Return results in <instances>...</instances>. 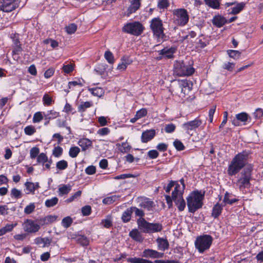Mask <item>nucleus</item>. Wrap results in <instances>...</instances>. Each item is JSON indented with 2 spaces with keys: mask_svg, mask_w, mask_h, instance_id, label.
Masks as SVG:
<instances>
[{
  "mask_svg": "<svg viewBox=\"0 0 263 263\" xmlns=\"http://www.w3.org/2000/svg\"><path fill=\"white\" fill-rule=\"evenodd\" d=\"M252 154L251 151L244 150L236 155L229 164L227 173L230 176L236 175L247 165L249 156Z\"/></svg>",
  "mask_w": 263,
  "mask_h": 263,
  "instance_id": "obj_1",
  "label": "nucleus"
},
{
  "mask_svg": "<svg viewBox=\"0 0 263 263\" xmlns=\"http://www.w3.org/2000/svg\"><path fill=\"white\" fill-rule=\"evenodd\" d=\"M205 192L196 190L192 192L186 198L187 205L190 213H194L198 209H201L203 205Z\"/></svg>",
  "mask_w": 263,
  "mask_h": 263,
  "instance_id": "obj_2",
  "label": "nucleus"
},
{
  "mask_svg": "<svg viewBox=\"0 0 263 263\" xmlns=\"http://www.w3.org/2000/svg\"><path fill=\"white\" fill-rule=\"evenodd\" d=\"M253 170V166L249 164L241 172L240 176L238 178L236 183L240 190L250 187V181L252 178Z\"/></svg>",
  "mask_w": 263,
  "mask_h": 263,
  "instance_id": "obj_3",
  "label": "nucleus"
},
{
  "mask_svg": "<svg viewBox=\"0 0 263 263\" xmlns=\"http://www.w3.org/2000/svg\"><path fill=\"white\" fill-rule=\"evenodd\" d=\"M138 229L144 233H154L161 232L163 226L160 223H151L144 218H139L137 220Z\"/></svg>",
  "mask_w": 263,
  "mask_h": 263,
  "instance_id": "obj_4",
  "label": "nucleus"
},
{
  "mask_svg": "<svg viewBox=\"0 0 263 263\" xmlns=\"http://www.w3.org/2000/svg\"><path fill=\"white\" fill-rule=\"evenodd\" d=\"M194 68L185 65L183 61H176L174 64V74L179 76H190L194 73Z\"/></svg>",
  "mask_w": 263,
  "mask_h": 263,
  "instance_id": "obj_5",
  "label": "nucleus"
},
{
  "mask_svg": "<svg viewBox=\"0 0 263 263\" xmlns=\"http://www.w3.org/2000/svg\"><path fill=\"white\" fill-rule=\"evenodd\" d=\"M212 237L208 234L198 236L195 242L196 248L200 253H203L205 250H208L213 242Z\"/></svg>",
  "mask_w": 263,
  "mask_h": 263,
  "instance_id": "obj_6",
  "label": "nucleus"
},
{
  "mask_svg": "<svg viewBox=\"0 0 263 263\" xmlns=\"http://www.w3.org/2000/svg\"><path fill=\"white\" fill-rule=\"evenodd\" d=\"M144 29V26L139 22L128 23L122 28L123 32L128 33L135 36L141 35Z\"/></svg>",
  "mask_w": 263,
  "mask_h": 263,
  "instance_id": "obj_7",
  "label": "nucleus"
},
{
  "mask_svg": "<svg viewBox=\"0 0 263 263\" xmlns=\"http://www.w3.org/2000/svg\"><path fill=\"white\" fill-rule=\"evenodd\" d=\"M175 23L178 26H184L189 21V15L184 8H178L173 11Z\"/></svg>",
  "mask_w": 263,
  "mask_h": 263,
  "instance_id": "obj_8",
  "label": "nucleus"
},
{
  "mask_svg": "<svg viewBox=\"0 0 263 263\" xmlns=\"http://www.w3.org/2000/svg\"><path fill=\"white\" fill-rule=\"evenodd\" d=\"M150 28L154 35L158 39H163L165 34L162 22L159 17L153 18L151 21Z\"/></svg>",
  "mask_w": 263,
  "mask_h": 263,
  "instance_id": "obj_9",
  "label": "nucleus"
},
{
  "mask_svg": "<svg viewBox=\"0 0 263 263\" xmlns=\"http://www.w3.org/2000/svg\"><path fill=\"white\" fill-rule=\"evenodd\" d=\"M202 124V121L198 118H196L195 120L188 121L183 124V128L186 130L187 133L189 134V130H195L199 127Z\"/></svg>",
  "mask_w": 263,
  "mask_h": 263,
  "instance_id": "obj_10",
  "label": "nucleus"
},
{
  "mask_svg": "<svg viewBox=\"0 0 263 263\" xmlns=\"http://www.w3.org/2000/svg\"><path fill=\"white\" fill-rule=\"evenodd\" d=\"M16 1H0V10L4 12H9L18 7Z\"/></svg>",
  "mask_w": 263,
  "mask_h": 263,
  "instance_id": "obj_11",
  "label": "nucleus"
},
{
  "mask_svg": "<svg viewBox=\"0 0 263 263\" xmlns=\"http://www.w3.org/2000/svg\"><path fill=\"white\" fill-rule=\"evenodd\" d=\"M142 256L145 258H161L164 256V253L151 249H146L143 251Z\"/></svg>",
  "mask_w": 263,
  "mask_h": 263,
  "instance_id": "obj_12",
  "label": "nucleus"
},
{
  "mask_svg": "<svg viewBox=\"0 0 263 263\" xmlns=\"http://www.w3.org/2000/svg\"><path fill=\"white\" fill-rule=\"evenodd\" d=\"M40 229V226L32 220L27 219L25 222L24 230L28 233H35Z\"/></svg>",
  "mask_w": 263,
  "mask_h": 263,
  "instance_id": "obj_13",
  "label": "nucleus"
},
{
  "mask_svg": "<svg viewBox=\"0 0 263 263\" xmlns=\"http://www.w3.org/2000/svg\"><path fill=\"white\" fill-rule=\"evenodd\" d=\"M156 135V130L154 129L146 130L143 132L141 135V141L147 143L152 140Z\"/></svg>",
  "mask_w": 263,
  "mask_h": 263,
  "instance_id": "obj_14",
  "label": "nucleus"
},
{
  "mask_svg": "<svg viewBox=\"0 0 263 263\" xmlns=\"http://www.w3.org/2000/svg\"><path fill=\"white\" fill-rule=\"evenodd\" d=\"M129 236L131 238L137 242H142L143 241L144 237L141 233L137 229H134L130 231Z\"/></svg>",
  "mask_w": 263,
  "mask_h": 263,
  "instance_id": "obj_15",
  "label": "nucleus"
},
{
  "mask_svg": "<svg viewBox=\"0 0 263 263\" xmlns=\"http://www.w3.org/2000/svg\"><path fill=\"white\" fill-rule=\"evenodd\" d=\"M212 23L214 26L220 28L227 24V19L222 15H216L213 17Z\"/></svg>",
  "mask_w": 263,
  "mask_h": 263,
  "instance_id": "obj_16",
  "label": "nucleus"
},
{
  "mask_svg": "<svg viewBox=\"0 0 263 263\" xmlns=\"http://www.w3.org/2000/svg\"><path fill=\"white\" fill-rule=\"evenodd\" d=\"M245 3L241 2L237 4L233 7L228 10L229 14L236 15L240 13L245 8Z\"/></svg>",
  "mask_w": 263,
  "mask_h": 263,
  "instance_id": "obj_17",
  "label": "nucleus"
},
{
  "mask_svg": "<svg viewBox=\"0 0 263 263\" xmlns=\"http://www.w3.org/2000/svg\"><path fill=\"white\" fill-rule=\"evenodd\" d=\"M173 200L180 212L183 211L184 210L186 203L183 196H182V193L180 194L178 197L173 199Z\"/></svg>",
  "mask_w": 263,
  "mask_h": 263,
  "instance_id": "obj_18",
  "label": "nucleus"
},
{
  "mask_svg": "<svg viewBox=\"0 0 263 263\" xmlns=\"http://www.w3.org/2000/svg\"><path fill=\"white\" fill-rule=\"evenodd\" d=\"M132 63V60L128 57H123L121 59V63L118 65L117 69L123 71L126 69L128 65Z\"/></svg>",
  "mask_w": 263,
  "mask_h": 263,
  "instance_id": "obj_19",
  "label": "nucleus"
},
{
  "mask_svg": "<svg viewBox=\"0 0 263 263\" xmlns=\"http://www.w3.org/2000/svg\"><path fill=\"white\" fill-rule=\"evenodd\" d=\"M176 51V48L171 47L170 48H164L159 51V54L170 59L173 57V54Z\"/></svg>",
  "mask_w": 263,
  "mask_h": 263,
  "instance_id": "obj_20",
  "label": "nucleus"
},
{
  "mask_svg": "<svg viewBox=\"0 0 263 263\" xmlns=\"http://www.w3.org/2000/svg\"><path fill=\"white\" fill-rule=\"evenodd\" d=\"M78 144L82 147V151H85L92 146V143L90 140L87 138H82L79 140Z\"/></svg>",
  "mask_w": 263,
  "mask_h": 263,
  "instance_id": "obj_21",
  "label": "nucleus"
},
{
  "mask_svg": "<svg viewBox=\"0 0 263 263\" xmlns=\"http://www.w3.org/2000/svg\"><path fill=\"white\" fill-rule=\"evenodd\" d=\"M223 206L219 203L215 204L212 209V216L215 219L217 218L221 215Z\"/></svg>",
  "mask_w": 263,
  "mask_h": 263,
  "instance_id": "obj_22",
  "label": "nucleus"
},
{
  "mask_svg": "<svg viewBox=\"0 0 263 263\" xmlns=\"http://www.w3.org/2000/svg\"><path fill=\"white\" fill-rule=\"evenodd\" d=\"M156 242L158 243V249L159 250L165 251L168 249L169 247V243L166 239L158 237L156 239Z\"/></svg>",
  "mask_w": 263,
  "mask_h": 263,
  "instance_id": "obj_23",
  "label": "nucleus"
},
{
  "mask_svg": "<svg viewBox=\"0 0 263 263\" xmlns=\"http://www.w3.org/2000/svg\"><path fill=\"white\" fill-rule=\"evenodd\" d=\"M140 1H132V3L127 10V15L129 16L135 13L140 7Z\"/></svg>",
  "mask_w": 263,
  "mask_h": 263,
  "instance_id": "obj_24",
  "label": "nucleus"
},
{
  "mask_svg": "<svg viewBox=\"0 0 263 263\" xmlns=\"http://www.w3.org/2000/svg\"><path fill=\"white\" fill-rule=\"evenodd\" d=\"M43 114L45 120H52L60 116V113L53 110H48Z\"/></svg>",
  "mask_w": 263,
  "mask_h": 263,
  "instance_id": "obj_25",
  "label": "nucleus"
},
{
  "mask_svg": "<svg viewBox=\"0 0 263 263\" xmlns=\"http://www.w3.org/2000/svg\"><path fill=\"white\" fill-rule=\"evenodd\" d=\"M236 118L239 120L240 122L243 123V125L246 124V122L250 123L251 122V118L246 112H241L236 115Z\"/></svg>",
  "mask_w": 263,
  "mask_h": 263,
  "instance_id": "obj_26",
  "label": "nucleus"
},
{
  "mask_svg": "<svg viewBox=\"0 0 263 263\" xmlns=\"http://www.w3.org/2000/svg\"><path fill=\"white\" fill-rule=\"evenodd\" d=\"M76 239L77 242L83 247H87L89 243V239L85 235H78L76 236Z\"/></svg>",
  "mask_w": 263,
  "mask_h": 263,
  "instance_id": "obj_27",
  "label": "nucleus"
},
{
  "mask_svg": "<svg viewBox=\"0 0 263 263\" xmlns=\"http://www.w3.org/2000/svg\"><path fill=\"white\" fill-rule=\"evenodd\" d=\"M93 105L91 101L82 102L78 107V111L79 112H84L86 109Z\"/></svg>",
  "mask_w": 263,
  "mask_h": 263,
  "instance_id": "obj_28",
  "label": "nucleus"
},
{
  "mask_svg": "<svg viewBox=\"0 0 263 263\" xmlns=\"http://www.w3.org/2000/svg\"><path fill=\"white\" fill-rule=\"evenodd\" d=\"M133 211L130 208H127L122 214L121 219L124 223H127L130 221L132 218Z\"/></svg>",
  "mask_w": 263,
  "mask_h": 263,
  "instance_id": "obj_29",
  "label": "nucleus"
},
{
  "mask_svg": "<svg viewBox=\"0 0 263 263\" xmlns=\"http://www.w3.org/2000/svg\"><path fill=\"white\" fill-rule=\"evenodd\" d=\"M140 206L147 209L148 211L152 210V208L155 206L154 202L149 200H144L140 203Z\"/></svg>",
  "mask_w": 263,
  "mask_h": 263,
  "instance_id": "obj_30",
  "label": "nucleus"
},
{
  "mask_svg": "<svg viewBox=\"0 0 263 263\" xmlns=\"http://www.w3.org/2000/svg\"><path fill=\"white\" fill-rule=\"evenodd\" d=\"M71 190V186L69 184L63 185L58 189V193L60 196H63L68 194Z\"/></svg>",
  "mask_w": 263,
  "mask_h": 263,
  "instance_id": "obj_31",
  "label": "nucleus"
},
{
  "mask_svg": "<svg viewBox=\"0 0 263 263\" xmlns=\"http://www.w3.org/2000/svg\"><path fill=\"white\" fill-rule=\"evenodd\" d=\"M90 91L94 96L101 97L104 94V90L101 87L88 88Z\"/></svg>",
  "mask_w": 263,
  "mask_h": 263,
  "instance_id": "obj_32",
  "label": "nucleus"
},
{
  "mask_svg": "<svg viewBox=\"0 0 263 263\" xmlns=\"http://www.w3.org/2000/svg\"><path fill=\"white\" fill-rule=\"evenodd\" d=\"M59 201L57 197H52L51 199H47L45 202V205L47 208H51L55 206Z\"/></svg>",
  "mask_w": 263,
  "mask_h": 263,
  "instance_id": "obj_33",
  "label": "nucleus"
},
{
  "mask_svg": "<svg viewBox=\"0 0 263 263\" xmlns=\"http://www.w3.org/2000/svg\"><path fill=\"white\" fill-rule=\"evenodd\" d=\"M43 102L44 105L45 106H50L52 103L54 102L51 97H50L48 94L45 93L43 97Z\"/></svg>",
  "mask_w": 263,
  "mask_h": 263,
  "instance_id": "obj_34",
  "label": "nucleus"
},
{
  "mask_svg": "<svg viewBox=\"0 0 263 263\" xmlns=\"http://www.w3.org/2000/svg\"><path fill=\"white\" fill-rule=\"evenodd\" d=\"M229 195L230 194L228 192H226L223 200V202L225 203V204H229L232 205L234 203L237 202L238 201V199L236 198L230 199L229 198Z\"/></svg>",
  "mask_w": 263,
  "mask_h": 263,
  "instance_id": "obj_35",
  "label": "nucleus"
},
{
  "mask_svg": "<svg viewBox=\"0 0 263 263\" xmlns=\"http://www.w3.org/2000/svg\"><path fill=\"white\" fill-rule=\"evenodd\" d=\"M227 53L229 57L235 60L238 59L241 55V52L238 50H228Z\"/></svg>",
  "mask_w": 263,
  "mask_h": 263,
  "instance_id": "obj_36",
  "label": "nucleus"
},
{
  "mask_svg": "<svg viewBox=\"0 0 263 263\" xmlns=\"http://www.w3.org/2000/svg\"><path fill=\"white\" fill-rule=\"evenodd\" d=\"M130 209L133 211V213L134 212L136 216L139 217V218H144L143 217L145 215V213L142 210L139 209L135 206L130 207Z\"/></svg>",
  "mask_w": 263,
  "mask_h": 263,
  "instance_id": "obj_37",
  "label": "nucleus"
},
{
  "mask_svg": "<svg viewBox=\"0 0 263 263\" xmlns=\"http://www.w3.org/2000/svg\"><path fill=\"white\" fill-rule=\"evenodd\" d=\"M25 186L26 187V190L27 191L26 192V194H34L35 190L34 183L31 182H26L25 183Z\"/></svg>",
  "mask_w": 263,
  "mask_h": 263,
  "instance_id": "obj_38",
  "label": "nucleus"
},
{
  "mask_svg": "<svg viewBox=\"0 0 263 263\" xmlns=\"http://www.w3.org/2000/svg\"><path fill=\"white\" fill-rule=\"evenodd\" d=\"M80 152V149L78 146H72L70 148L69 155L71 158L77 157Z\"/></svg>",
  "mask_w": 263,
  "mask_h": 263,
  "instance_id": "obj_39",
  "label": "nucleus"
},
{
  "mask_svg": "<svg viewBox=\"0 0 263 263\" xmlns=\"http://www.w3.org/2000/svg\"><path fill=\"white\" fill-rule=\"evenodd\" d=\"M173 145L178 151H182L185 149L183 143L178 139H176L173 142Z\"/></svg>",
  "mask_w": 263,
  "mask_h": 263,
  "instance_id": "obj_40",
  "label": "nucleus"
},
{
  "mask_svg": "<svg viewBox=\"0 0 263 263\" xmlns=\"http://www.w3.org/2000/svg\"><path fill=\"white\" fill-rule=\"evenodd\" d=\"M101 224L105 228H110L112 226L111 217L107 216L106 219L102 220Z\"/></svg>",
  "mask_w": 263,
  "mask_h": 263,
  "instance_id": "obj_41",
  "label": "nucleus"
},
{
  "mask_svg": "<svg viewBox=\"0 0 263 263\" xmlns=\"http://www.w3.org/2000/svg\"><path fill=\"white\" fill-rule=\"evenodd\" d=\"M179 187H180V185L178 184H177L174 189V190L172 193V196L173 199L178 197V196H180L181 193H182V196H183L184 190H182V191H180L179 190Z\"/></svg>",
  "mask_w": 263,
  "mask_h": 263,
  "instance_id": "obj_42",
  "label": "nucleus"
},
{
  "mask_svg": "<svg viewBox=\"0 0 263 263\" xmlns=\"http://www.w3.org/2000/svg\"><path fill=\"white\" fill-rule=\"evenodd\" d=\"M66 31L69 34L74 33L77 29V25L74 23H72L65 27Z\"/></svg>",
  "mask_w": 263,
  "mask_h": 263,
  "instance_id": "obj_43",
  "label": "nucleus"
},
{
  "mask_svg": "<svg viewBox=\"0 0 263 263\" xmlns=\"http://www.w3.org/2000/svg\"><path fill=\"white\" fill-rule=\"evenodd\" d=\"M11 197H14L16 199H19L22 198L23 194L20 190H17L16 188H13L11 191Z\"/></svg>",
  "mask_w": 263,
  "mask_h": 263,
  "instance_id": "obj_44",
  "label": "nucleus"
},
{
  "mask_svg": "<svg viewBox=\"0 0 263 263\" xmlns=\"http://www.w3.org/2000/svg\"><path fill=\"white\" fill-rule=\"evenodd\" d=\"M120 145L119 150L122 153H127L130 150L131 146L127 142H123Z\"/></svg>",
  "mask_w": 263,
  "mask_h": 263,
  "instance_id": "obj_45",
  "label": "nucleus"
},
{
  "mask_svg": "<svg viewBox=\"0 0 263 263\" xmlns=\"http://www.w3.org/2000/svg\"><path fill=\"white\" fill-rule=\"evenodd\" d=\"M56 166L59 170H64L68 167V163L66 160H60L57 162Z\"/></svg>",
  "mask_w": 263,
  "mask_h": 263,
  "instance_id": "obj_46",
  "label": "nucleus"
},
{
  "mask_svg": "<svg viewBox=\"0 0 263 263\" xmlns=\"http://www.w3.org/2000/svg\"><path fill=\"white\" fill-rule=\"evenodd\" d=\"M24 132L26 135L31 136L36 132V128L32 125H28L24 128Z\"/></svg>",
  "mask_w": 263,
  "mask_h": 263,
  "instance_id": "obj_47",
  "label": "nucleus"
},
{
  "mask_svg": "<svg viewBox=\"0 0 263 263\" xmlns=\"http://www.w3.org/2000/svg\"><path fill=\"white\" fill-rule=\"evenodd\" d=\"M104 57L110 64H113L115 62L114 57L111 51L107 50L105 52Z\"/></svg>",
  "mask_w": 263,
  "mask_h": 263,
  "instance_id": "obj_48",
  "label": "nucleus"
},
{
  "mask_svg": "<svg viewBox=\"0 0 263 263\" xmlns=\"http://www.w3.org/2000/svg\"><path fill=\"white\" fill-rule=\"evenodd\" d=\"M47 161L48 157L44 153H41L37 157V162L38 163H42L43 165H44V163H46Z\"/></svg>",
  "mask_w": 263,
  "mask_h": 263,
  "instance_id": "obj_49",
  "label": "nucleus"
},
{
  "mask_svg": "<svg viewBox=\"0 0 263 263\" xmlns=\"http://www.w3.org/2000/svg\"><path fill=\"white\" fill-rule=\"evenodd\" d=\"M72 222V219L69 216L64 218L62 221V226L65 228H69L71 226Z\"/></svg>",
  "mask_w": 263,
  "mask_h": 263,
  "instance_id": "obj_50",
  "label": "nucleus"
},
{
  "mask_svg": "<svg viewBox=\"0 0 263 263\" xmlns=\"http://www.w3.org/2000/svg\"><path fill=\"white\" fill-rule=\"evenodd\" d=\"M205 4L209 7L215 9L219 8L220 3L219 1H204Z\"/></svg>",
  "mask_w": 263,
  "mask_h": 263,
  "instance_id": "obj_51",
  "label": "nucleus"
},
{
  "mask_svg": "<svg viewBox=\"0 0 263 263\" xmlns=\"http://www.w3.org/2000/svg\"><path fill=\"white\" fill-rule=\"evenodd\" d=\"M35 205L34 203H30L29 205H27L24 209V213L26 214H30L32 213L35 210Z\"/></svg>",
  "mask_w": 263,
  "mask_h": 263,
  "instance_id": "obj_52",
  "label": "nucleus"
},
{
  "mask_svg": "<svg viewBox=\"0 0 263 263\" xmlns=\"http://www.w3.org/2000/svg\"><path fill=\"white\" fill-rule=\"evenodd\" d=\"M107 65L105 64H100L95 70L99 74H102L106 70Z\"/></svg>",
  "mask_w": 263,
  "mask_h": 263,
  "instance_id": "obj_53",
  "label": "nucleus"
},
{
  "mask_svg": "<svg viewBox=\"0 0 263 263\" xmlns=\"http://www.w3.org/2000/svg\"><path fill=\"white\" fill-rule=\"evenodd\" d=\"M63 153V149L61 147L58 146L55 147L52 152V155L55 157H60Z\"/></svg>",
  "mask_w": 263,
  "mask_h": 263,
  "instance_id": "obj_54",
  "label": "nucleus"
},
{
  "mask_svg": "<svg viewBox=\"0 0 263 263\" xmlns=\"http://www.w3.org/2000/svg\"><path fill=\"white\" fill-rule=\"evenodd\" d=\"M40 149L37 147H32L30 149V155L31 159H34L39 155Z\"/></svg>",
  "mask_w": 263,
  "mask_h": 263,
  "instance_id": "obj_55",
  "label": "nucleus"
},
{
  "mask_svg": "<svg viewBox=\"0 0 263 263\" xmlns=\"http://www.w3.org/2000/svg\"><path fill=\"white\" fill-rule=\"evenodd\" d=\"M91 212V208L90 205H87L82 208V213L84 216H89Z\"/></svg>",
  "mask_w": 263,
  "mask_h": 263,
  "instance_id": "obj_56",
  "label": "nucleus"
},
{
  "mask_svg": "<svg viewBox=\"0 0 263 263\" xmlns=\"http://www.w3.org/2000/svg\"><path fill=\"white\" fill-rule=\"evenodd\" d=\"M81 194H82V191H78L77 192H76L72 196H71L69 198H68L66 200V201L67 202H71L74 201V200L79 198L81 196Z\"/></svg>",
  "mask_w": 263,
  "mask_h": 263,
  "instance_id": "obj_57",
  "label": "nucleus"
},
{
  "mask_svg": "<svg viewBox=\"0 0 263 263\" xmlns=\"http://www.w3.org/2000/svg\"><path fill=\"white\" fill-rule=\"evenodd\" d=\"M57 216L55 215H49L45 217L44 218L43 221L45 224H48L52 222L57 220Z\"/></svg>",
  "mask_w": 263,
  "mask_h": 263,
  "instance_id": "obj_58",
  "label": "nucleus"
},
{
  "mask_svg": "<svg viewBox=\"0 0 263 263\" xmlns=\"http://www.w3.org/2000/svg\"><path fill=\"white\" fill-rule=\"evenodd\" d=\"M175 125L173 123H170L165 125L164 130L167 133H172L175 131Z\"/></svg>",
  "mask_w": 263,
  "mask_h": 263,
  "instance_id": "obj_59",
  "label": "nucleus"
},
{
  "mask_svg": "<svg viewBox=\"0 0 263 263\" xmlns=\"http://www.w3.org/2000/svg\"><path fill=\"white\" fill-rule=\"evenodd\" d=\"M43 119V116L41 112H37L34 114L33 117L34 123H39Z\"/></svg>",
  "mask_w": 263,
  "mask_h": 263,
  "instance_id": "obj_60",
  "label": "nucleus"
},
{
  "mask_svg": "<svg viewBox=\"0 0 263 263\" xmlns=\"http://www.w3.org/2000/svg\"><path fill=\"white\" fill-rule=\"evenodd\" d=\"M116 196L106 197L103 200V202L105 204H110L116 201Z\"/></svg>",
  "mask_w": 263,
  "mask_h": 263,
  "instance_id": "obj_61",
  "label": "nucleus"
},
{
  "mask_svg": "<svg viewBox=\"0 0 263 263\" xmlns=\"http://www.w3.org/2000/svg\"><path fill=\"white\" fill-rule=\"evenodd\" d=\"M77 85H79L80 87L83 86V84L80 79H78L77 81H70L68 83V87L69 89H71L73 87Z\"/></svg>",
  "mask_w": 263,
  "mask_h": 263,
  "instance_id": "obj_62",
  "label": "nucleus"
},
{
  "mask_svg": "<svg viewBox=\"0 0 263 263\" xmlns=\"http://www.w3.org/2000/svg\"><path fill=\"white\" fill-rule=\"evenodd\" d=\"M147 156L150 159H154L159 156V153L157 150H151L148 152Z\"/></svg>",
  "mask_w": 263,
  "mask_h": 263,
  "instance_id": "obj_63",
  "label": "nucleus"
},
{
  "mask_svg": "<svg viewBox=\"0 0 263 263\" xmlns=\"http://www.w3.org/2000/svg\"><path fill=\"white\" fill-rule=\"evenodd\" d=\"M23 50V49L21 47V44H18L17 45H14V46L13 47V50H12V55H18L20 54V52H21Z\"/></svg>",
  "mask_w": 263,
  "mask_h": 263,
  "instance_id": "obj_64",
  "label": "nucleus"
}]
</instances>
